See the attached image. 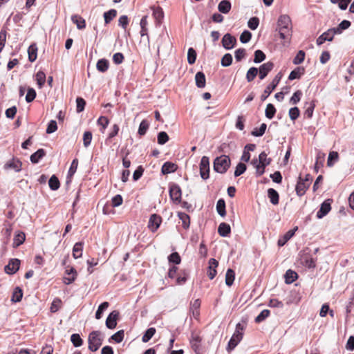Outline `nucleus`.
Listing matches in <instances>:
<instances>
[{
	"label": "nucleus",
	"instance_id": "29",
	"mask_svg": "<svg viewBox=\"0 0 354 354\" xmlns=\"http://www.w3.org/2000/svg\"><path fill=\"white\" fill-rule=\"evenodd\" d=\"M298 274L292 270H288L285 274V282L288 284L293 283L297 279Z\"/></svg>",
	"mask_w": 354,
	"mask_h": 354
},
{
	"label": "nucleus",
	"instance_id": "43",
	"mask_svg": "<svg viewBox=\"0 0 354 354\" xmlns=\"http://www.w3.org/2000/svg\"><path fill=\"white\" fill-rule=\"evenodd\" d=\"M48 185L52 190H57L60 186V183L59 179L55 175H53L49 179Z\"/></svg>",
	"mask_w": 354,
	"mask_h": 354
},
{
	"label": "nucleus",
	"instance_id": "25",
	"mask_svg": "<svg viewBox=\"0 0 354 354\" xmlns=\"http://www.w3.org/2000/svg\"><path fill=\"white\" fill-rule=\"evenodd\" d=\"M28 59L30 62H33L37 57V47L35 44H31L28 49Z\"/></svg>",
	"mask_w": 354,
	"mask_h": 354
},
{
	"label": "nucleus",
	"instance_id": "20",
	"mask_svg": "<svg viewBox=\"0 0 354 354\" xmlns=\"http://www.w3.org/2000/svg\"><path fill=\"white\" fill-rule=\"evenodd\" d=\"M201 304V302L199 299H197L191 303L190 310L192 313L193 317L196 319H198L200 316Z\"/></svg>",
	"mask_w": 354,
	"mask_h": 354
},
{
	"label": "nucleus",
	"instance_id": "2",
	"mask_svg": "<svg viewBox=\"0 0 354 354\" xmlns=\"http://www.w3.org/2000/svg\"><path fill=\"white\" fill-rule=\"evenodd\" d=\"M243 326H242L240 323H238L236 326L235 331L228 342L227 346V351L230 352L232 351L242 340L243 337Z\"/></svg>",
	"mask_w": 354,
	"mask_h": 354
},
{
	"label": "nucleus",
	"instance_id": "35",
	"mask_svg": "<svg viewBox=\"0 0 354 354\" xmlns=\"http://www.w3.org/2000/svg\"><path fill=\"white\" fill-rule=\"evenodd\" d=\"M235 279V272L232 269H228L225 274V283L227 286H231Z\"/></svg>",
	"mask_w": 354,
	"mask_h": 354
},
{
	"label": "nucleus",
	"instance_id": "46",
	"mask_svg": "<svg viewBox=\"0 0 354 354\" xmlns=\"http://www.w3.org/2000/svg\"><path fill=\"white\" fill-rule=\"evenodd\" d=\"M266 128H267L266 124L263 123L261 124L259 129H257V128L254 129L252 130V131L251 132V134L253 136H256V137L262 136L265 133Z\"/></svg>",
	"mask_w": 354,
	"mask_h": 354
},
{
	"label": "nucleus",
	"instance_id": "14",
	"mask_svg": "<svg viewBox=\"0 0 354 354\" xmlns=\"http://www.w3.org/2000/svg\"><path fill=\"white\" fill-rule=\"evenodd\" d=\"M236 44V37L230 33L225 34L222 39V45L227 50H230L234 48Z\"/></svg>",
	"mask_w": 354,
	"mask_h": 354
},
{
	"label": "nucleus",
	"instance_id": "26",
	"mask_svg": "<svg viewBox=\"0 0 354 354\" xmlns=\"http://www.w3.org/2000/svg\"><path fill=\"white\" fill-rule=\"evenodd\" d=\"M218 9L219 12L227 14L231 10V3L228 0H223L219 3Z\"/></svg>",
	"mask_w": 354,
	"mask_h": 354
},
{
	"label": "nucleus",
	"instance_id": "9",
	"mask_svg": "<svg viewBox=\"0 0 354 354\" xmlns=\"http://www.w3.org/2000/svg\"><path fill=\"white\" fill-rule=\"evenodd\" d=\"M77 277V272L76 270L73 267H68L64 272L63 282L66 285H69L75 281Z\"/></svg>",
	"mask_w": 354,
	"mask_h": 354
},
{
	"label": "nucleus",
	"instance_id": "57",
	"mask_svg": "<svg viewBox=\"0 0 354 354\" xmlns=\"http://www.w3.org/2000/svg\"><path fill=\"white\" fill-rule=\"evenodd\" d=\"M326 40L328 41H332L333 40L335 35H337L334 28H329L327 31L322 33Z\"/></svg>",
	"mask_w": 354,
	"mask_h": 354
},
{
	"label": "nucleus",
	"instance_id": "16",
	"mask_svg": "<svg viewBox=\"0 0 354 354\" xmlns=\"http://www.w3.org/2000/svg\"><path fill=\"white\" fill-rule=\"evenodd\" d=\"M118 316L119 313L116 310H114L109 314L106 320V326L108 328L113 329L116 327Z\"/></svg>",
	"mask_w": 354,
	"mask_h": 354
},
{
	"label": "nucleus",
	"instance_id": "40",
	"mask_svg": "<svg viewBox=\"0 0 354 354\" xmlns=\"http://www.w3.org/2000/svg\"><path fill=\"white\" fill-rule=\"evenodd\" d=\"M268 154L263 151L259 156V164L263 165V166H268L271 163L272 159L268 158Z\"/></svg>",
	"mask_w": 354,
	"mask_h": 354
},
{
	"label": "nucleus",
	"instance_id": "45",
	"mask_svg": "<svg viewBox=\"0 0 354 354\" xmlns=\"http://www.w3.org/2000/svg\"><path fill=\"white\" fill-rule=\"evenodd\" d=\"M156 328H148L145 334L143 335L142 337V341L143 342H148L151 337L154 335L156 333Z\"/></svg>",
	"mask_w": 354,
	"mask_h": 354
},
{
	"label": "nucleus",
	"instance_id": "10",
	"mask_svg": "<svg viewBox=\"0 0 354 354\" xmlns=\"http://www.w3.org/2000/svg\"><path fill=\"white\" fill-rule=\"evenodd\" d=\"M162 217L156 214H153L151 215L148 227L152 232H155L159 228L161 223H162Z\"/></svg>",
	"mask_w": 354,
	"mask_h": 354
},
{
	"label": "nucleus",
	"instance_id": "47",
	"mask_svg": "<svg viewBox=\"0 0 354 354\" xmlns=\"http://www.w3.org/2000/svg\"><path fill=\"white\" fill-rule=\"evenodd\" d=\"M188 273L185 270H181L176 278V284L182 285L184 284L187 279Z\"/></svg>",
	"mask_w": 354,
	"mask_h": 354
},
{
	"label": "nucleus",
	"instance_id": "21",
	"mask_svg": "<svg viewBox=\"0 0 354 354\" xmlns=\"http://www.w3.org/2000/svg\"><path fill=\"white\" fill-rule=\"evenodd\" d=\"M218 233L223 237L229 236L231 234V227L226 223H221L218 227Z\"/></svg>",
	"mask_w": 354,
	"mask_h": 354
},
{
	"label": "nucleus",
	"instance_id": "11",
	"mask_svg": "<svg viewBox=\"0 0 354 354\" xmlns=\"http://www.w3.org/2000/svg\"><path fill=\"white\" fill-rule=\"evenodd\" d=\"M20 266V260L18 259H12L9 261L8 264L5 266L4 270L7 274H13L16 273Z\"/></svg>",
	"mask_w": 354,
	"mask_h": 354
},
{
	"label": "nucleus",
	"instance_id": "55",
	"mask_svg": "<svg viewBox=\"0 0 354 354\" xmlns=\"http://www.w3.org/2000/svg\"><path fill=\"white\" fill-rule=\"evenodd\" d=\"M270 312L269 310L265 309L262 310L260 314L255 318L256 323H261L270 316Z\"/></svg>",
	"mask_w": 354,
	"mask_h": 354
},
{
	"label": "nucleus",
	"instance_id": "6",
	"mask_svg": "<svg viewBox=\"0 0 354 354\" xmlns=\"http://www.w3.org/2000/svg\"><path fill=\"white\" fill-rule=\"evenodd\" d=\"M282 75L280 73H278L272 80V82L267 86L265 88L263 93L261 96V100H265L275 89L278 84L279 83Z\"/></svg>",
	"mask_w": 354,
	"mask_h": 354
},
{
	"label": "nucleus",
	"instance_id": "61",
	"mask_svg": "<svg viewBox=\"0 0 354 354\" xmlns=\"http://www.w3.org/2000/svg\"><path fill=\"white\" fill-rule=\"evenodd\" d=\"M92 133L91 131H85L83 135V143L85 147H88L92 140Z\"/></svg>",
	"mask_w": 354,
	"mask_h": 354
},
{
	"label": "nucleus",
	"instance_id": "52",
	"mask_svg": "<svg viewBox=\"0 0 354 354\" xmlns=\"http://www.w3.org/2000/svg\"><path fill=\"white\" fill-rule=\"evenodd\" d=\"M196 59V52L193 48H189L187 52V62L189 64L195 63Z\"/></svg>",
	"mask_w": 354,
	"mask_h": 354
},
{
	"label": "nucleus",
	"instance_id": "63",
	"mask_svg": "<svg viewBox=\"0 0 354 354\" xmlns=\"http://www.w3.org/2000/svg\"><path fill=\"white\" fill-rule=\"evenodd\" d=\"M168 260L171 263H174L175 264H179L181 262V258L179 254L176 252L171 253L169 257Z\"/></svg>",
	"mask_w": 354,
	"mask_h": 354
},
{
	"label": "nucleus",
	"instance_id": "56",
	"mask_svg": "<svg viewBox=\"0 0 354 354\" xmlns=\"http://www.w3.org/2000/svg\"><path fill=\"white\" fill-rule=\"evenodd\" d=\"M169 136L167 135V133L166 132L161 131V132L158 133L157 140H158V143L159 145L165 144L169 140Z\"/></svg>",
	"mask_w": 354,
	"mask_h": 354
},
{
	"label": "nucleus",
	"instance_id": "54",
	"mask_svg": "<svg viewBox=\"0 0 354 354\" xmlns=\"http://www.w3.org/2000/svg\"><path fill=\"white\" fill-rule=\"evenodd\" d=\"M232 56L230 53H226L223 55V57L221 59V65L224 67L229 66L232 63Z\"/></svg>",
	"mask_w": 354,
	"mask_h": 354
},
{
	"label": "nucleus",
	"instance_id": "39",
	"mask_svg": "<svg viewBox=\"0 0 354 354\" xmlns=\"http://www.w3.org/2000/svg\"><path fill=\"white\" fill-rule=\"evenodd\" d=\"M97 123L99 126L101 127L100 131L104 133L106 127L109 124V120L107 117L100 116L97 121Z\"/></svg>",
	"mask_w": 354,
	"mask_h": 354
},
{
	"label": "nucleus",
	"instance_id": "7",
	"mask_svg": "<svg viewBox=\"0 0 354 354\" xmlns=\"http://www.w3.org/2000/svg\"><path fill=\"white\" fill-rule=\"evenodd\" d=\"M169 196L175 204H180L182 198V190L179 185L172 184L169 187Z\"/></svg>",
	"mask_w": 354,
	"mask_h": 354
},
{
	"label": "nucleus",
	"instance_id": "38",
	"mask_svg": "<svg viewBox=\"0 0 354 354\" xmlns=\"http://www.w3.org/2000/svg\"><path fill=\"white\" fill-rule=\"evenodd\" d=\"M140 28H141V30H140L141 37H144V36L148 37V35H147L148 29L147 28V26L148 25L147 16H144L142 17V19L140 20Z\"/></svg>",
	"mask_w": 354,
	"mask_h": 354
},
{
	"label": "nucleus",
	"instance_id": "59",
	"mask_svg": "<svg viewBox=\"0 0 354 354\" xmlns=\"http://www.w3.org/2000/svg\"><path fill=\"white\" fill-rule=\"evenodd\" d=\"M247 167L244 163L239 162L236 167V169L234 171V176L236 177L241 176L245 171Z\"/></svg>",
	"mask_w": 354,
	"mask_h": 354
},
{
	"label": "nucleus",
	"instance_id": "5",
	"mask_svg": "<svg viewBox=\"0 0 354 354\" xmlns=\"http://www.w3.org/2000/svg\"><path fill=\"white\" fill-rule=\"evenodd\" d=\"M203 338L199 333L192 332L189 339V343L192 350L196 353L200 354L202 352Z\"/></svg>",
	"mask_w": 354,
	"mask_h": 354
},
{
	"label": "nucleus",
	"instance_id": "58",
	"mask_svg": "<svg viewBox=\"0 0 354 354\" xmlns=\"http://www.w3.org/2000/svg\"><path fill=\"white\" fill-rule=\"evenodd\" d=\"M266 59L265 53L261 50H257L254 52V62L255 63H260Z\"/></svg>",
	"mask_w": 354,
	"mask_h": 354
},
{
	"label": "nucleus",
	"instance_id": "64",
	"mask_svg": "<svg viewBox=\"0 0 354 354\" xmlns=\"http://www.w3.org/2000/svg\"><path fill=\"white\" fill-rule=\"evenodd\" d=\"M288 113H289L290 118L294 121L299 118V116L300 115V111L297 107L295 106V107L290 109Z\"/></svg>",
	"mask_w": 354,
	"mask_h": 354
},
{
	"label": "nucleus",
	"instance_id": "8",
	"mask_svg": "<svg viewBox=\"0 0 354 354\" xmlns=\"http://www.w3.org/2000/svg\"><path fill=\"white\" fill-rule=\"evenodd\" d=\"M200 175L204 180L207 179L209 176V160L207 156H203L201 160Z\"/></svg>",
	"mask_w": 354,
	"mask_h": 354
},
{
	"label": "nucleus",
	"instance_id": "30",
	"mask_svg": "<svg viewBox=\"0 0 354 354\" xmlns=\"http://www.w3.org/2000/svg\"><path fill=\"white\" fill-rule=\"evenodd\" d=\"M83 243L82 242L76 243L73 248V256L75 259H78L82 256Z\"/></svg>",
	"mask_w": 354,
	"mask_h": 354
},
{
	"label": "nucleus",
	"instance_id": "34",
	"mask_svg": "<svg viewBox=\"0 0 354 354\" xmlns=\"http://www.w3.org/2000/svg\"><path fill=\"white\" fill-rule=\"evenodd\" d=\"M151 9L153 10V16L155 18L156 21L160 22L164 17V12L160 6H153L151 7Z\"/></svg>",
	"mask_w": 354,
	"mask_h": 354
},
{
	"label": "nucleus",
	"instance_id": "3",
	"mask_svg": "<svg viewBox=\"0 0 354 354\" xmlns=\"http://www.w3.org/2000/svg\"><path fill=\"white\" fill-rule=\"evenodd\" d=\"M230 166V159L227 156L222 155L214 161V169L218 173L224 174Z\"/></svg>",
	"mask_w": 354,
	"mask_h": 354
},
{
	"label": "nucleus",
	"instance_id": "37",
	"mask_svg": "<svg viewBox=\"0 0 354 354\" xmlns=\"http://www.w3.org/2000/svg\"><path fill=\"white\" fill-rule=\"evenodd\" d=\"M23 297L22 289L19 287H16L12 292V301L19 302Z\"/></svg>",
	"mask_w": 354,
	"mask_h": 354
},
{
	"label": "nucleus",
	"instance_id": "42",
	"mask_svg": "<svg viewBox=\"0 0 354 354\" xmlns=\"http://www.w3.org/2000/svg\"><path fill=\"white\" fill-rule=\"evenodd\" d=\"M258 74V69L256 67H251L246 73V80L248 82H252Z\"/></svg>",
	"mask_w": 354,
	"mask_h": 354
},
{
	"label": "nucleus",
	"instance_id": "41",
	"mask_svg": "<svg viewBox=\"0 0 354 354\" xmlns=\"http://www.w3.org/2000/svg\"><path fill=\"white\" fill-rule=\"evenodd\" d=\"M216 210L218 214L221 216H225L226 214L225 212V203L223 199H219L216 204Z\"/></svg>",
	"mask_w": 354,
	"mask_h": 354
},
{
	"label": "nucleus",
	"instance_id": "31",
	"mask_svg": "<svg viewBox=\"0 0 354 354\" xmlns=\"http://www.w3.org/2000/svg\"><path fill=\"white\" fill-rule=\"evenodd\" d=\"M45 155V151L43 149H39L30 156V161L32 163H37Z\"/></svg>",
	"mask_w": 354,
	"mask_h": 354
},
{
	"label": "nucleus",
	"instance_id": "60",
	"mask_svg": "<svg viewBox=\"0 0 354 354\" xmlns=\"http://www.w3.org/2000/svg\"><path fill=\"white\" fill-rule=\"evenodd\" d=\"M301 96H302L301 91L298 90V91H295L293 93L292 96L290 97V102L292 104H297L300 101Z\"/></svg>",
	"mask_w": 354,
	"mask_h": 354
},
{
	"label": "nucleus",
	"instance_id": "23",
	"mask_svg": "<svg viewBox=\"0 0 354 354\" xmlns=\"http://www.w3.org/2000/svg\"><path fill=\"white\" fill-rule=\"evenodd\" d=\"M268 196L270 198V203L273 205L279 204V195L278 192L270 188L268 189Z\"/></svg>",
	"mask_w": 354,
	"mask_h": 354
},
{
	"label": "nucleus",
	"instance_id": "33",
	"mask_svg": "<svg viewBox=\"0 0 354 354\" xmlns=\"http://www.w3.org/2000/svg\"><path fill=\"white\" fill-rule=\"evenodd\" d=\"M118 12L115 9H111L104 13V23L109 24L116 16Z\"/></svg>",
	"mask_w": 354,
	"mask_h": 354
},
{
	"label": "nucleus",
	"instance_id": "12",
	"mask_svg": "<svg viewBox=\"0 0 354 354\" xmlns=\"http://www.w3.org/2000/svg\"><path fill=\"white\" fill-rule=\"evenodd\" d=\"M22 162L18 158H13L4 165L5 169H12L16 172L21 170Z\"/></svg>",
	"mask_w": 354,
	"mask_h": 354
},
{
	"label": "nucleus",
	"instance_id": "1",
	"mask_svg": "<svg viewBox=\"0 0 354 354\" xmlns=\"http://www.w3.org/2000/svg\"><path fill=\"white\" fill-rule=\"evenodd\" d=\"M277 30L280 38L290 42L292 37V23L288 15H281L277 21Z\"/></svg>",
	"mask_w": 354,
	"mask_h": 354
},
{
	"label": "nucleus",
	"instance_id": "36",
	"mask_svg": "<svg viewBox=\"0 0 354 354\" xmlns=\"http://www.w3.org/2000/svg\"><path fill=\"white\" fill-rule=\"evenodd\" d=\"M351 25V23L348 20H343L338 26L334 28L337 35L341 34L344 30L348 29Z\"/></svg>",
	"mask_w": 354,
	"mask_h": 354
},
{
	"label": "nucleus",
	"instance_id": "18",
	"mask_svg": "<svg viewBox=\"0 0 354 354\" xmlns=\"http://www.w3.org/2000/svg\"><path fill=\"white\" fill-rule=\"evenodd\" d=\"M218 265V262L215 259H210L209 261V267L207 276L210 279H213L217 274L216 268Z\"/></svg>",
	"mask_w": 354,
	"mask_h": 354
},
{
	"label": "nucleus",
	"instance_id": "51",
	"mask_svg": "<svg viewBox=\"0 0 354 354\" xmlns=\"http://www.w3.org/2000/svg\"><path fill=\"white\" fill-rule=\"evenodd\" d=\"M149 127V124L147 120H143L139 126L138 129V134L140 136H144L147 133V131L148 130Z\"/></svg>",
	"mask_w": 354,
	"mask_h": 354
},
{
	"label": "nucleus",
	"instance_id": "53",
	"mask_svg": "<svg viewBox=\"0 0 354 354\" xmlns=\"http://www.w3.org/2000/svg\"><path fill=\"white\" fill-rule=\"evenodd\" d=\"M109 304L107 301H104L99 306L95 313V318L97 319H100L102 317L103 310H106L109 307Z\"/></svg>",
	"mask_w": 354,
	"mask_h": 354
},
{
	"label": "nucleus",
	"instance_id": "24",
	"mask_svg": "<svg viewBox=\"0 0 354 354\" xmlns=\"http://www.w3.org/2000/svg\"><path fill=\"white\" fill-rule=\"evenodd\" d=\"M26 239V235L22 232H19L14 237L12 245L13 248H18L24 243Z\"/></svg>",
	"mask_w": 354,
	"mask_h": 354
},
{
	"label": "nucleus",
	"instance_id": "4",
	"mask_svg": "<svg viewBox=\"0 0 354 354\" xmlns=\"http://www.w3.org/2000/svg\"><path fill=\"white\" fill-rule=\"evenodd\" d=\"M101 333L99 330H93L88 335V349L93 352L98 350L102 344V338L100 337Z\"/></svg>",
	"mask_w": 354,
	"mask_h": 354
},
{
	"label": "nucleus",
	"instance_id": "48",
	"mask_svg": "<svg viewBox=\"0 0 354 354\" xmlns=\"http://www.w3.org/2000/svg\"><path fill=\"white\" fill-rule=\"evenodd\" d=\"M62 300L59 298H55L53 301L50 310L51 313H56L62 307Z\"/></svg>",
	"mask_w": 354,
	"mask_h": 354
},
{
	"label": "nucleus",
	"instance_id": "13",
	"mask_svg": "<svg viewBox=\"0 0 354 354\" xmlns=\"http://www.w3.org/2000/svg\"><path fill=\"white\" fill-rule=\"evenodd\" d=\"M332 201L331 199H327L322 203L320 209L317 212V217L318 218H323L330 211Z\"/></svg>",
	"mask_w": 354,
	"mask_h": 354
},
{
	"label": "nucleus",
	"instance_id": "28",
	"mask_svg": "<svg viewBox=\"0 0 354 354\" xmlns=\"http://www.w3.org/2000/svg\"><path fill=\"white\" fill-rule=\"evenodd\" d=\"M196 84L198 88H204L205 86L206 80L205 74L203 72H198L195 75Z\"/></svg>",
	"mask_w": 354,
	"mask_h": 354
},
{
	"label": "nucleus",
	"instance_id": "22",
	"mask_svg": "<svg viewBox=\"0 0 354 354\" xmlns=\"http://www.w3.org/2000/svg\"><path fill=\"white\" fill-rule=\"evenodd\" d=\"M178 216L182 221V226L185 230H188L190 226V217L185 212H178Z\"/></svg>",
	"mask_w": 354,
	"mask_h": 354
},
{
	"label": "nucleus",
	"instance_id": "27",
	"mask_svg": "<svg viewBox=\"0 0 354 354\" xmlns=\"http://www.w3.org/2000/svg\"><path fill=\"white\" fill-rule=\"evenodd\" d=\"M71 20L73 23L76 24L78 29H84L86 27V21L84 19L78 15L72 16Z\"/></svg>",
	"mask_w": 354,
	"mask_h": 354
},
{
	"label": "nucleus",
	"instance_id": "15",
	"mask_svg": "<svg viewBox=\"0 0 354 354\" xmlns=\"http://www.w3.org/2000/svg\"><path fill=\"white\" fill-rule=\"evenodd\" d=\"M274 64L272 62L264 63L259 67V78L263 80L268 74L273 69Z\"/></svg>",
	"mask_w": 354,
	"mask_h": 354
},
{
	"label": "nucleus",
	"instance_id": "19",
	"mask_svg": "<svg viewBox=\"0 0 354 354\" xmlns=\"http://www.w3.org/2000/svg\"><path fill=\"white\" fill-rule=\"evenodd\" d=\"M178 169L177 165L171 162H165L161 168V172L165 175L172 172H175Z\"/></svg>",
	"mask_w": 354,
	"mask_h": 354
},
{
	"label": "nucleus",
	"instance_id": "32",
	"mask_svg": "<svg viewBox=\"0 0 354 354\" xmlns=\"http://www.w3.org/2000/svg\"><path fill=\"white\" fill-rule=\"evenodd\" d=\"M109 66V61L106 59H99L96 64L97 69L102 73L106 72L108 70Z\"/></svg>",
	"mask_w": 354,
	"mask_h": 354
},
{
	"label": "nucleus",
	"instance_id": "17",
	"mask_svg": "<svg viewBox=\"0 0 354 354\" xmlns=\"http://www.w3.org/2000/svg\"><path fill=\"white\" fill-rule=\"evenodd\" d=\"M310 185L306 184V182L303 181L302 177L299 176L295 187L297 194L299 196H302L303 195L305 194L306 190L308 189Z\"/></svg>",
	"mask_w": 354,
	"mask_h": 354
},
{
	"label": "nucleus",
	"instance_id": "50",
	"mask_svg": "<svg viewBox=\"0 0 354 354\" xmlns=\"http://www.w3.org/2000/svg\"><path fill=\"white\" fill-rule=\"evenodd\" d=\"M36 81L39 88H41L46 82V74L43 71H38L36 74Z\"/></svg>",
	"mask_w": 354,
	"mask_h": 354
},
{
	"label": "nucleus",
	"instance_id": "49",
	"mask_svg": "<svg viewBox=\"0 0 354 354\" xmlns=\"http://www.w3.org/2000/svg\"><path fill=\"white\" fill-rule=\"evenodd\" d=\"M71 341L75 347H79L83 344V340L77 333L73 334L71 336Z\"/></svg>",
	"mask_w": 354,
	"mask_h": 354
},
{
	"label": "nucleus",
	"instance_id": "44",
	"mask_svg": "<svg viewBox=\"0 0 354 354\" xmlns=\"http://www.w3.org/2000/svg\"><path fill=\"white\" fill-rule=\"evenodd\" d=\"M276 113V109L272 104H268L266 106L265 114L266 118L272 119Z\"/></svg>",
	"mask_w": 354,
	"mask_h": 354
},
{
	"label": "nucleus",
	"instance_id": "62",
	"mask_svg": "<svg viewBox=\"0 0 354 354\" xmlns=\"http://www.w3.org/2000/svg\"><path fill=\"white\" fill-rule=\"evenodd\" d=\"M129 22V18L127 15H122L118 19V25L121 26L125 31L127 30Z\"/></svg>",
	"mask_w": 354,
	"mask_h": 354
}]
</instances>
